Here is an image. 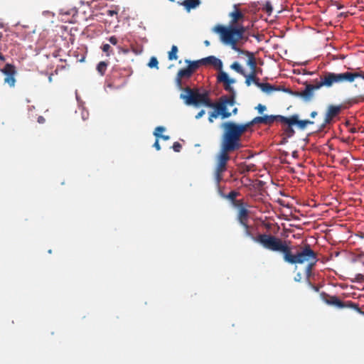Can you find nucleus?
<instances>
[{"label": "nucleus", "instance_id": "29", "mask_svg": "<svg viewBox=\"0 0 364 364\" xmlns=\"http://www.w3.org/2000/svg\"><path fill=\"white\" fill-rule=\"evenodd\" d=\"M157 65H158V60H157L156 58L151 57L149 63H148V66H149V68H158Z\"/></svg>", "mask_w": 364, "mask_h": 364}, {"label": "nucleus", "instance_id": "21", "mask_svg": "<svg viewBox=\"0 0 364 364\" xmlns=\"http://www.w3.org/2000/svg\"><path fill=\"white\" fill-rule=\"evenodd\" d=\"M245 76L246 77L245 83L247 86L250 85L252 82L255 83L257 86V85H260L261 83L259 82V79L257 77V75H254V71H251L250 75H247L245 74Z\"/></svg>", "mask_w": 364, "mask_h": 364}, {"label": "nucleus", "instance_id": "42", "mask_svg": "<svg viewBox=\"0 0 364 364\" xmlns=\"http://www.w3.org/2000/svg\"><path fill=\"white\" fill-rule=\"evenodd\" d=\"M317 115H318V112H315V111H314V112H312L311 113H310V117H313V118H314V117H315L316 116H317Z\"/></svg>", "mask_w": 364, "mask_h": 364}, {"label": "nucleus", "instance_id": "34", "mask_svg": "<svg viewBox=\"0 0 364 364\" xmlns=\"http://www.w3.org/2000/svg\"><path fill=\"white\" fill-rule=\"evenodd\" d=\"M108 40H109V43H111L112 45H117L118 43V40H117V37L114 36L109 37V38Z\"/></svg>", "mask_w": 364, "mask_h": 364}, {"label": "nucleus", "instance_id": "28", "mask_svg": "<svg viewBox=\"0 0 364 364\" xmlns=\"http://www.w3.org/2000/svg\"><path fill=\"white\" fill-rule=\"evenodd\" d=\"M262 11L266 12V14L271 15L272 12V6L270 1H266L264 5H263Z\"/></svg>", "mask_w": 364, "mask_h": 364}, {"label": "nucleus", "instance_id": "19", "mask_svg": "<svg viewBox=\"0 0 364 364\" xmlns=\"http://www.w3.org/2000/svg\"><path fill=\"white\" fill-rule=\"evenodd\" d=\"M185 63L188 64V66L186 67L188 70H191L192 72L195 73L196 70H197L200 65H203V62L201 60H198L195 61H191L190 60H185Z\"/></svg>", "mask_w": 364, "mask_h": 364}, {"label": "nucleus", "instance_id": "24", "mask_svg": "<svg viewBox=\"0 0 364 364\" xmlns=\"http://www.w3.org/2000/svg\"><path fill=\"white\" fill-rule=\"evenodd\" d=\"M107 66H108L107 63L104 62V61L100 62L98 63L97 70L100 75L103 76L105 75V73L106 71V69L107 68Z\"/></svg>", "mask_w": 364, "mask_h": 364}, {"label": "nucleus", "instance_id": "38", "mask_svg": "<svg viewBox=\"0 0 364 364\" xmlns=\"http://www.w3.org/2000/svg\"><path fill=\"white\" fill-rule=\"evenodd\" d=\"M154 148H156V149L157 151L160 150L161 149V146L160 144H159V141H158V139L156 140L154 144Z\"/></svg>", "mask_w": 364, "mask_h": 364}, {"label": "nucleus", "instance_id": "5", "mask_svg": "<svg viewBox=\"0 0 364 364\" xmlns=\"http://www.w3.org/2000/svg\"><path fill=\"white\" fill-rule=\"evenodd\" d=\"M213 31L220 35V38L225 44L231 46L234 51H240V48L237 47V42L243 38V34L246 31V28L244 26H223L222 25H218L214 26Z\"/></svg>", "mask_w": 364, "mask_h": 364}, {"label": "nucleus", "instance_id": "1", "mask_svg": "<svg viewBox=\"0 0 364 364\" xmlns=\"http://www.w3.org/2000/svg\"><path fill=\"white\" fill-rule=\"evenodd\" d=\"M245 228V235L250 238L253 242H257L267 250L279 252L283 255L284 260L286 263L291 264H306L305 275L309 279L312 275L313 268L318 262V256L309 244L299 246V249L294 253L292 252L291 247L289 242L277 237L272 234H257L252 235L251 227L246 223Z\"/></svg>", "mask_w": 364, "mask_h": 364}, {"label": "nucleus", "instance_id": "43", "mask_svg": "<svg viewBox=\"0 0 364 364\" xmlns=\"http://www.w3.org/2000/svg\"><path fill=\"white\" fill-rule=\"evenodd\" d=\"M237 112H238L237 108H233L232 112H230V113H232V114H233V115H236L237 114Z\"/></svg>", "mask_w": 364, "mask_h": 364}, {"label": "nucleus", "instance_id": "4", "mask_svg": "<svg viewBox=\"0 0 364 364\" xmlns=\"http://www.w3.org/2000/svg\"><path fill=\"white\" fill-rule=\"evenodd\" d=\"M282 118H285V116L281 115H264L257 116L252 119V120L245 124H237L235 122L228 121L221 124V128L223 132L227 133L228 135L236 138L241 141V137L244 132H247L248 128L251 126L262 124L266 125H271L274 122H279L284 124V120Z\"/></svg>", "mask_w": 364, "mask_h": 364}, {"label": "nucleus", "instance_id": "3", "mask_svg": "<svg viewBox=\"0 0 364 364\" xmlns=\"http://www.w3.org/2000/svg\"><path fill=\"white\" fill-rule=\"evenodd\" d=\"M242 147L241 141L223 132L221 149H220L217 157V165L214 171V179L218 186L223 180V173L227 170L228 161L230 160L229 154L240 149Z\"/></svg>", "mask_w": 364, "mask_h": 364}, {"label": "nucleus", "instance_id": "2", "mask_svg": "<svg viewBox=\"0 0 364 364\" xmlns=\"http://www.w3.org/2000/svg\"><path fill=\"white\" fill-rule=\"evenodd\" d=\"M360 77L364 80V71L358 70L355 72H344L336 73L333 72L324 71L322 75L319 76V80H313V84L305 82V89L299 92V95L305 101H310L314 97V91L322 87L329 88L334 85L343 82H353L356 78Z\"/></svg>", "mask_w": 364, "mask_h": 364}, {"label": "nucleus", "instance_id": "22", "mask_svg": "<svg viewBox=\"0 0 364 364\" xmlns=\"http://www.w3.org/2000/svg\"><path fill=\"white\" fill-rule=\"evenodd\" d=\"M230 16L232 17L231 25L233 26L237 23L238 21L242 19L244 15L240 10L236 9L230 14Z\"/></svg>", "mask_w": 364, "mask_h": 364}, {"label": "nucleus", "instance_id": "31", "mask_svg": "<svg viewBox=\"0 0 364 364\" xmlns=\"http://www.w3.org/2000/svg\"><path fill=\"white\" fill-rule=\"evenodd\" d=\"M172 149H173L175 152L179 153L181 149V144L178 141H175L173 145H172Z\"/></svg>", "mask_w": 364, "mask_h": 364}, {"label": "nucleus", "instance_id": "32", "mask_svg": "<svg viewBox=\"0 0 364 364\" xmlns=\"http://www.w3.org/2000/svg\"><path fill=\"white\" fill-rule=\"evenodd\" d=\"M112 48L109 46L108 43L103 44L102 49V51L107 53V56H109V51Z\"/></svg>", "mask_w": 364, "mask_h": 364}, {"label": "nucleus", "instance_id": "20", "mask_svg": "<svg viewBox=\"0 0 364 364\" xmlns=\"http://www.w3.org/2000/svg\"><path fill=\"white\" fill-rule=\"evenodd\" d=\"M292 125H289V124H285V126L283 128V131H284V139H283V141H282V143L284 144L286 142V139L287 138H291V137H293L294 135V128L291 127Z\"/></svg>", "mask_w": 364, "mask_h": 364}, {"label": "nucleus", "instance_id": "49", "mask_svg": "<svg viewBox=\"0 0 364 364\" xmlns=\"http://www.w3.org/2000/svg\"><path fill=\"white\" fill-rule=\"evenodd\" d=\"M2 38H3V33H2V32H0V41H1V39H2Z\"/></svg>", "mask_w": 364, "mask_h": 364}, {"label": "nucleus", "instance_id": "50", "mask_svg": "<svg viewBox=\"0 0 364 364\" xmlns=\"http://www.w3.org/2000/svg\"><path fill=\"white\" fill-rule=\"evenodd\" d=\"M355 132H356V131H355V129H352V130H351V132H352V133H355Z\"/></svg>", "mask_w": 364, "mask_h": 364}, {"label": "nucleus", "instance_id": "51", "mask_svg": "<svg viewBox=\"0 0 364 364\" xmlns=\"http://www.w3.org/2000/svg\"><path fill=\"white\" fill-rule=\"evenodd\" d=\"M295 280L297 281V282H299L300 281V279H296L295 278Z\"/></svg>", "mask_w": 364, "mask_h": 364}, {"label": "nucleus", "instance_id": "48", "mask_svg": "<svg viewBox=\"0 0 364 364\" xmlns=\"http://www.w3.org/2000/svg\"><path fill=\"white\" fill-rule=\"evenodd\" d=\"M250 170H251V168H250V167H249V166H246V169H245V171H250Z\"/></svg>", "mask_w": 364, "mask_h": 364}, {"label": "nucleus", "instance_id": "27", "mask_svg": "<svg viewBox=\"0 0 364 364\" xmlns=\"http://www.w3.org/2000/svg\"><path fill=\"white\" fill-rule=\"evenodd\" d=\"M232 204L234 207L237 208L238 210L242 208H247L248 205L247 203L244 202L242 200H236L232 202Z\"/></svg>", "mask_w": 364, "mask_h": 364}, {"label": "nucleus", "instance_id": "23", "mask_svg": "<svg viewBox=\"0 0 364 364\" xmlns=\"http://www.w3.org/2000/svg\"><path fill=\"white\" fill-rule=\"evenodd\" d=\"M238 195H239V193L237 192L236 191H232L228 195L221 193V196L223 198H228V200H230L231 201V203L233 202L234 200H237L236 198Z\"/></svg>", "mask_w": 364, "mask_h": 364}, {"label": "nucleus", "instance_id": "14", "mask_svg": "<svg viewBox=\"0 0 364 364\" xmlns=\"http://www.w3.org/2000/svg\"><path fill=\"white\" fill-rule=\"evenodd\" d=\"M200 60H202L203 65H211L215 68L219 70L220 72L223 71L222 70V69H223L222 60L220 59H218L214 55H210L207 58H202Z\"/></svg>", "mask_w": 364, "mask_h": 364}, {"label": "nucleus", "instance_id": "15", "mask_svg": "<svg viewBox=\"0 0 364 364\" xmlns=\"http://www.w3.org/2000/svg\"><path fill=\"white\" fill-rule=\"evenodd\" d=\"M171 2H174L175 0H168ZM176 3L181 6H184L186 11H190L192 9L197 8L200 4V0H178Z\"/></svg>", "mask_w": 364, "mask_h": 364}, {"label": "nucleus", "instance_id": "9", "mask_svg": "<svg viewBox=\"0 0 364 364\" xmlns=\"http://www.w3.org/2000/svg\"><path fill=\"white\" fill-rule=\"evenodd\" d=\"M1 72L4 75V83L9 85V87L14 88L16 83L15 79L17 73L16 68L11 63H6L1 69Z\"/></svg>", "mask_w": 364, "mask_h": 364}, {"label": "nucleus", "instance_id": "36", "mask_svg": "<svg viewBox=\"0 0 364 364\" xmlns=\"http://www.w3.org/2000/svg\"><path fill=\"white\" fill-rule=\"evenodd\" d=\"M37 122L38 124H44L46 122V119L43 116H38V119H37Z\"/></svg>", "mask_w": 364, "mask_h": 364}, {"label": "nucleus", "instance_id": "18", "mask_svg": "<svg viewBox=\"0 0 364 364\" xmlns=\"http://www.w3.org/2000/svg\"><path fill=\"white\" fill-rule=\"evenodd\" d=\"M257 87H260L261 90L266 92L270 93L271 92H277L280 90H284V89H281L280 87H277L275 85H272L269 83H260L257 84Z\"/></svg>", "mask_w": 364, "mask_h": 364}, {"label": "nucleus", "instance_id": "8", "mask_svg": "<svg viewBox=\"0 0 364 364\" xmlns=\"http://www.w3.org/2000/svg\"><path fill=\"white\" fill-rule=\"evenodd\" d=\"M320 298H321L323 302L329 306H333L338 309L351 308L358 313L364 314V312L362 311L360 307L358 306V304L357 303H353L351 301H343L338 298L337 296L328 295L325 292L320 294Z\"/></svg>", "mask_w": 364, "mask_h": 364}, {"label": "nucleus", "instance_id": "25", "mask_svg": "<svg viewBox=\"0 0 364 364\" xmlns=\"http://www.w3.org/2000/svg\"><path fill=\"white\" fill-rule=\"evenodd\" d=\"M177 52H178V48L176 46H172L168 53V60H177Z\"/></svg>", "mask_w": 364, "mask_h": 364}, {"label": "nucleus", "instance_id": "40", "mask_svg": "<svg viewBox=\"0 0 364 364\" xmlns=\"http://www.w3.org/2000/svg\"><path fill=\"white\" fill-rule=\"evenodd\" d=\"M262 73V70L261 68H257V66L255 67V75H257V74H259Z\"/></svg>", "mask_w": 364, "mask_h": 364}, {"label": "nucleus", "instance_id": "11", "mask_svg": "<svg viewBox=\"0 0 364 364\" xmlns=\"http://www.w3.org/2000/svg\"><path fill=\"white\" fill-rule=\"evenodd\" d=\"M342 105H330L328 107L326 117H324L323 123L322 124V128L325 127L326 124H329L333 118L339 114L342 110Z\"/></svg>", "mask_w": 364, "mask_h": 364}, {"label": "nucleus", "instance_id": "16", "mask_svg": "<svg viewBox=\"0 0 364 364\" xmlns=\"http://www.w3.org/2000/svg\"><path fill=\"white\" fill-rule=\"evenodd\" d=\"M248 214L249 211L247 208H242L241 209H238L237 219L242 226H246V223H247L248 221Z\"/></svg>", "mask_w": 364, "mask_h": 364}, {"label": "nucleus", "instance_id": "47", "mask_svg": "<svg viewBox=\"0 0 364 364\" xmlns=\"http://www.w3.org/2000/svg\"><path fill=\"white\" fill-rule=\"evenodd\" d=\"M314 290L316 291H318V287L313 286Z\"/></svg>", "mask_w": 364, "mask_h": 364}, {"label": "nucleus", "instance_id": "17", "mask_svg": "<svg viewBox=\"0 0 364 364\" xmlns=\"http://www.w3.org/2000/svg\"><path fill=\"white\" fill-rule=\"evenodd\" d=\"M237 52L245 54L248 57V59L247 60V65L250 66L251 72H254V70H255V67L257 66V63L255 57L254 56L253 53L250 51L242 50V49H240V51Z\"/></svg>", "mask_w": 364, "mask_h": 364}, {"label": "nucleus", "instance_id": "6", "mask_svg": "<svg viewBox=\"0 0 364 364\" xmlns=\"http://www.w3.org/2000/svg\"><path fill=\"white\" fill-rule=\"evenodd\" d=\"M180 98L183 100L185 104L196 107L203 105L205 107H212L213 101L209 97L208 91L200 92L198 89L191 87L184 88V92L180 95Z\"/></svg>", "mask_w": 364, "mask_h": 364}, {"label": "nucleus", "instance_id": "41", "mask_svg": "<svg viewBox=\"0 0 364 364\" xmlns=\"http://www.w3.org/2000/svg\"><path fill=\"white\" fill-rule=\"evenodd\" d=\"M355 279L358 280V281H360L363 279V275L362 274H356L355 276Z\"/></svg>", "mask_w": 364, "mask_h": 364}, {"label": "nucleus", "instance_id": "26", "mask_svg": "<svg viewBox=\"0 0 364 364\" xmlns=\"http://www.w3.org/2000/svg\"><path fill=\"white\" fill-rule=\"evenodd\" d=\"M230 68L234 71H236L239 74H241L242 76H245V72L243 70L242 68L238 63L235 62V63H232Z\"/></svg>", "mask_w": 364, "mask_h": 364}, {"label": "nucleus", "instance_id": "46", "mask_svg": "<svg viewBox=\"0 0 364 364\" xmlns=\"http://www.w3.org/2000/svg\"><path fill=\"white\" fill-rule=\"evenodd\" d=\"M360 100L364 102V95L360 96Z\"/></svg>", "mask_w": 364, "mask_h": 364}, {"label": "nucleus", "instance_id": "44", "mask_svg": "<svg viewBox=\"0 0 364 364\" xmlns=\"http://www.w3.org/2000/svg\"><path fill=\"white\" fill-rule=\"evenodd\" d=\"M4 60H5L4 56L2 55L1 53H0V61L4 62Z\"/></svg>", "mask_w": 364, "mask_h": 364}, {"label": "nucleus", "instance_id": "37", "mask_svg": "<svg viewBox=\"0 0 364 364\" xmlns=\"http://www.w3.org/2000/svg\"><path fill=\"white\" fill-rule=\"evenodd\" d=\"M107 15L109 16H112L113 15H117V11L114 10H109L107 11Z\"/></svg>", "mask_w": 364, "mask_h": 364}, {"label": "nucleus", "instance_id": "33", "mask_svg": "<svg viewBox=\"0 0 364 364\" xmlns=\"http://www.w3.org/2000/svg\"><path fill=\"white\" fill-rule=\"evenodd\" d=\"M256 109H257V112H259V113L262 114L263 112H264L266 110V106L263 105L262 104H259L256 107Z\"/></svg>", "mask_w": 364, "mask_h": 364}, {"label": "nucleus", "instance_id": "12", "mask_svg": "<svg viewBox=\"0 0 364 364\" xmlns=\"http://www.w3.org/2000/svg\"><path fill=\"white\" fill-rule=\"evenodd\" d=\"M218 82L223 83L225 90L232 93L230 96H235L233 87L231 86V85L235 83V80L229 78L226 72H219L218 75Z\"/></svg>", "mask_w": 364, "mask_h": 364}, {"label": "nucleus", "instance_id": "30", "mask_svg": "<svg viewBox=\"0 0 364 364\" xmlns=\"http://www.w3.org/2000/svg\"><path fill=\"white\" fill-rule=\"evenodd\" d=\"M165 131V128L163 127H157L156 129H155V131H154V136L156 137V138H159V136H161V132H164Z\"/></svg>", "mask_w": 364, "mask_h": 364}, {"label": "nucleus", "instance_id": "35", "mask_svg": "<svg viewBox=\"0 0 364 364\" xmlns=\"http://www.w3.org/2000/svg\"><path fill=\"white\" fill-rule=\"evenodd\" d=\"M204 114H205V110L202 109L201 111H200L198 113L196 114L195 117L196 119H199L203 117Z\"/></svg>", "mask_w": 364, "mask_h": 364}, {"label": "nucleus", "instance_id": "7", "mask_svg": "<svg viewBox=\"0 0 364 364\" xmlns=\"http://www.w3.org/2000/svg\"><path fill=\"white\" fill-rule=\"evenodd\" d=\"M235 105L234 95H223L216 103H213V106L208 108L214 109V111L209 112L208 121L210 123L213 122V119H217L219 116L222 119H228L232 116V113L228 111V106H233Z\"/></svg>", "mask_w": 364, "mask_h": 364}, {"label": "nucleus", "instance_id": "39", "mask_svg": "<svg viewBox=\"0 0 364 364\" xmlns=\"http://www.w3.org/2000/svg\"><path fill=\"white\" fill-rule=\"evenodd\" d=\"M159 138H161V139H163L164 141H167V140L170 139V136H169L162 135V134H161V136H159Z\"/></svg>", "mask_w": 364, "mask_h": 364}, {"label": "nucleus", "instance_id": "45", "mask_svg": "<svg viewBox=\"0 0 364 364\" xmlns=\"http://www.w3.org/2000/svg\"><path fill=\"white\" fill-rule=\"evenodd\" d=\"M204 44H205V46H209V44H210V43H209V41H204Z\"/></svg>", "mask_w": 364, "mask_h": 364}, {"label": "nucleus", "instance_id": "10", "mask_svg": "<svg viewBox=\"0 0 364 364\" xmlns=\"http://www.w3.org/2000/svg\"><path fill=\"white\" fill-rule=\"evenodd\" d=\"M284 124L297 125L301 129H304L309 124H314V122L309 119H300L298 114H294L289 117L282 118Z\"/></svg>", "mask_w": 364, "mask_h": 364}, {"label": "nucleus", "instance_id": "13", "mask_svg": "<svg viewBox=\"0 0 364 364\" xmlns=\"http://www.w3.org/2000/svg\"><path fill=\"white\" fill-rule=\"evenodd\" d=\"M193 74V72L188 70L186 68H184L183 69H180L178 72V74H176V85L178 86V87L181 90L182 89V80L183 79H189L191 76H192Z\"/></svg>", "mask_w": 364, "mask_h": 364}]
</instances>
